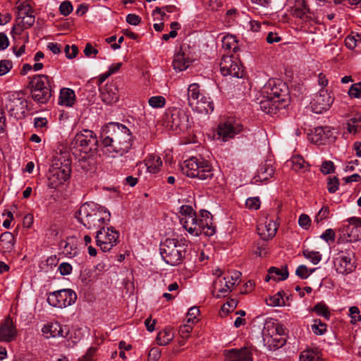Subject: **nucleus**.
Wrapping results in <instances>:
<instances>
[{
    "instance_id": "obj_12",
    "label": "nucleus",
    "mask_w": 361,
    "mask_h": 361,
    "mask_svg": "<svg viewBox=\"0 0 361 361\" xmlns=\"http://www.w3.org/2000/svg\"><path fill=\"white\" fill-rule=\"evenodd\" d=\"M76 299L75 291L71 289H61L51 293L47 298V302L54 307L63 308L75 303Z\"/></svg>"
},
{
    "instance_id": "obj_52",
    "label": "nucleus",
    "mask_w": 361,
    "mask_h": 361,
    "mask_svg": "<svg viewBox=\"0 0 361 361\" xmlns=\"http://www.w3.org/2000/svg\"><path fill=\"white\" fill-rule=\"evenodd\" d=\"M180 217L193 216L196 214L192 207L189 205H183L179 209Z\"/></svg>"
},
{
    "instance_id": "obj_60",
    "label": "nucleus",
    "mask_w": 361,
    "mask_h": 361,
    "mask_svg": "<svg viewBox=\"0 0 361 361\" xmlns=\"http://www.w3.org/2000/svg\"><path fill=\"white\" fill-rule=\"evenodd\" d=\"M64 51L67 58L73 59L76 56L78 49L75 45H72L71 47L66 45Z\"/></svg>"
},
{
    "instance_id": "obj_58",
    "label": "nucleus",
    "mask_w": 361,
    "mask_h": 361,
    "mask_svg": "<svg viewBox=\"0 0 361 361\" xmlns=\"http://www.w3.org/2000/svg\"><path fill=\"white\" fill-rule=\"evenodd\" d=\"M298 224L302 228L307 229L310 226L311 219L307 214H302L299 216Z\"/></svg>"
},
{
    "instance_id": "obj_48",
    "label": "nucleus",
    "mask_w": 361,
    "mask_h": 361,
    "mask_svg": "<svg viewBox=\"0 0 361 361\" xmlns=\"http://www.w3.org/2000/svg\"><path fill=\"white\" fill-rule=\"evenodd\" d=\"M348 94L351 98H360L361 97V82L352 85L348 90Z\"/></svg>"
},
{
    "instance_id": "obj_63",
    "label": "nucleus",
    "mask_w": 361,
    "mask_h": 361,
    "mask_svg": "<svg viewBox=\"0 0 361 361\" xmlns=\"http://www.w3.org/2000/svg\"><path fill=\"white\" fill-rule=\"evenodd\" d=\"M97 351V348L91 347L88 349L86 354L84 355L79 361H93V357Z\"/></svg>"
},
{
    "instance_id": "obj_11",
    "label": "nucleus",
    "mask_w": 361,
    "mask_h": 361,
    "mask_svg": "<svg viewBox=\"0 0 361 361\" xmlns=\"http://www.w3.org/2000/svg\"><path fill=\"white\" fill-rule=\"evenodd\" d=\"M334 267L338 274L346 275L353 272L356 268L353 250L348 247L340 251L334 259Z\"/></svg>"
},
{
    "instance_id": "obj_18",
    "label": "nucleus",
    "mask_w": 361,
    "mask_h": 361,
    "mask_svg": "<svg viewBox=\"0 0 361 361\" xmlns=\"http://www.w3.org/2000/svg\"><path fill=\"white\" fill-rule=\"evenodd\" d=\"M197 225L199 227L198 236L202 233L207 236H212L216 232L215 226L212 223V214L207 210L200 211L197 216Z\"/></svg>"
},
{
    "instance_id": "obj_62",
    "label": "nucleus",
    "mask_w": 361,
    "mask_h": 361,
    "mask_svg": "<svg viewBox=\"0 0 361 361\" xmlns=\"http://www.w3.org/2000/svg\"><path fill=\"white\" fill-rule=\"evenodd\" d=\"M58 270L63 276L68 275L72 271V266L69 263L63 262L59 266Z\"/></svg>"
},
{
    "instance_id": "obj_44",
    "label": "nucleus",
    "mask_w": 361,
    "mask_h": 361,
    "mask_svg": "<svg viewBox=\"0 0 361 361\" xmlns=\"http://www.w3.org/2000/svg\"><path fill=\"white\" fill-rule=\"evenodd\" d=\"M312 331L316 335H323L326 331V324L320 319H314L312 325Z\"/></svg>"
},
{
    "instance_id": "obj_56",
    "label": "nucleus",
    "mask_w": 361,
    "mask_h": 361,
    "mask_svg": "<svg viewBox=\"0 0 361 361\" xmlns=\"http://www.w3.org/2000/svg\"><path fill=\"white\" fill-rule=\"evenodd\" d=\"M245 205L250 209L257 210L260 207V200L259 197H249L245 202Z\"/></svg>"
},
{
    "instance_id": "obj_26",
    "label": "nucleus",
    "mask_w": 361,
    "mask_h": 361,
    "mask_svg": "<svg viewBox=\"0 0 361 361\" xmlns=\"http://www.w3.org/2000/svg\"><path fill=\"white\" fill-rule=\"evenodd\" d=\"M259 105L261 110L268 114H274L279 109L286 107L282 106L273 98L267 97L266 94H262V99L259 100Z\"/></svg>"
},
{
    "instance_id": "obj_45",
    "label": "nucleus",
    "mask_w": 361,
    "mask_h": 361,
    "mask_svg": "<svg viewBox=\"0 0 361 361\" xmlns=\"http://www.w3.org/2000/svg\"><path fill=\"white\" fill-rule=\"evenodd\" d=\"M148 103L152 108H162L166 104V99L163 96H153L149 99Z\"/></svg>"
},
{
    "instance_id": "obj_19",
    "label": "nucleus",
    "mask_w": 361,
    "mask_h": 361,
    "mask_svg": "<svg viewBox=\"0 0 361 361\" xmlns=\"http://www.w3.org/2000/svg\"><path fill=\"white\" fill-rule=\"evenodd\" d=\"M224 356V361H252V349L250 346L233 348L225 350Z\"/></svg>"
},
{
    "instance_id": "obj_37",
    "label": "nucleus",
    "mask_w": 361,
    "mask_h": 361,
    "mask_svg": "<svg viewBox=\"0 0 361 361\" xmlns=\"http://www.w3.org/2000/svg\"><path fill=\"white\" fill-rule=\"evenodd\" d=\"M190 61L186 60L184 54L178 53L177 54L173 59V66L174 69L179 71L185 70L189 66Z\"/></svg>"
},
{
    "instance_id": "obj_7",
    "label": "nucleus",
    "mask_w": 361,
    "mask_h": 361,
    "mask_svg": "<svg viewBox=\"0 0 361 361\" xmlns=\"http://www.w3.org/2000/svg\"><path fill=\"white\" fill-rule=\"evenodd\" d=\"M188 105L200 114H209L214 111V104L211 98L200 93L197 83L190 84L188 87Z\"/></svg>"
},
{
    "instance_id": "obj_57",
    "label": "nucleus",
    "mask_w": 361,
    "mask_h": 361,
    "mask_svg": "<svg viewBox=\"0 0 361 361\" xmlns=\"http://www.w3.org/2000/svg\"><path fill=\"white\" fill-rule=\"evenodd\" d=\"M200 314V310L197 307H192L189 309L187 314V323L193 324L194 320Z\"/></svg>"
},
{
    "instance_id": "obj_34",
    "label": "nucleus",
    "mask_w": 361,
    "mask_h": 361,
    "mask_svg": "<svg viewBox=\"0 0 361 361\" xmlns=\"http://www.w3.org/2000/svg\"><path fill=\"white\" fill-rule=\"evenodd\" d=\"M174 338V331L172 328H166L157 336V343L159 345H168Z\"/></svg>"
},
{
    "instance_id": "obj_38",
    "label": "nucleus",
    "mask_w": 361,
    "mask_h": 361,
    "mask_svg": "<svg viewBox=\"0 0 361 361\" xmlns=\"http://www.w3.org/2000/svg\"><path fill=\"white\" fill-rule=\"evenodd\" d=\"M263 331L270 333L271 334H276L281 336H285L283 326L274 322H268L265 324Z\"/></svg>"
},
{
    "instance_id": "obj_61",
    "label": "nucleus",
    "mask_w": 361,
    "mask_h": 361,
    "mask_svg": "<svg viewBox=\"0 0 361 361\" xmlns=\"http://www.w3.org/2000/svg\"><path fill=\"white\" fill-rule=\"evenodd\" d=\"M320 238L326 242L334 241L335 232L333 229L328 228L320 235Z\"/></svg>"
},
{
    "instance_id": "obj_55",
    "label": "nucleus",
    "mask_w": 361,
    "mask_h": 361,
    "mask_svg": "<svg viewBox=\"0 0 361 361\" xmlns=\"http://www.w3.org/2000/svg\"><path fill=\"white\" fill-rule=\"evenodd\" d=\"M59 11L63 16H68L73 11V6L70 1H63L60 6Z\"/></svg>"
},
{
    "instance_id": "obj_51",
    "label": "nucleus",
    "mask_w": 361,
    "mask_h": 361,
    "mask_svg": "<svg viewBox=\"0 0 361 361\" xmlns=\"http://www.w3.org/2000/svg\"><path fill=\"white\" fill-rule=\"evenodd\" d=\"M13 67V63L10 60L0 61V76L6 75Z\"/></svg>"
},
{
    "instance_id": "obj_47",
    "label": "nucleus",
    "mask_w": 361,
    "mask_h": 361,
    "mask_svg": "<svg viewBox=\"0 0 361 361\" xmlns=\"http://www.w3.org/2000/svg\"><path fill=\"white\" fill-rule=\"evenodd\" d=\"M316 269H312L309 270L307 267L305 265H300L296 271L295 274L298 276H299L301 279H307L310 274L313 273L315 271Z\"/></svg>"
},
{
    "instance_id": "obj_10",
    "label": "nucleus",
    "mask_w": 361,
    "mask_h": 361,
    "mask_svg": "<svg viewBox=\"0 0 361 361\" xmlns=\"http://www.w3.org/2000/svg\"><path fill=\"white\" fill-rule=\"evenodd\" d=\"M72 144L85 154L96 152L99 146L95 133L90 130H83L77 133Z\"/></svg>"
},
{
    "instance_id": "obj_21",
    "label": "nucleus",
    "mask_w": 361,
    "mask_h": 361,
    "mask_svg": "<svg viewBox=\"0 0 361 361\" xmlns=\"http://www.w3.org/2000/svg\"><path fill=\"white\" fill-rule=\"evenodd\" d=\"M17 334L13 319L8 317L0 325V341L10 342Z\"/></svg>"
},
{
    "instance_id": "obj_1",
    "label": "nucleus",
    "mask_w": 361,
    "mask_h": 361,
    "mask_svg": "<svg viewBox=\"0 0 361 361\" xmlns=\"http://www.w3.org/2000/svg\"><path fill=\"white\" fill-rule=\"evenodd\" d=\"M104 152L110 157H121L133 146V135L124 125L111 122L103 126L100 135Z\"/></svg>"
},
{
    "instance_id": "obj_8",
    "label": "nucleus",
    "mask_w": 361,
    "mask_h": 361,
    "mask_svg": "<svg viewBox=\"0 0 361 361\" xmlns=\"http://www.w3.org/2000/svg\"><path fill=\"white\" fill-rule=\"evenodd\" d=\"M262 94L273 98L282 106H286L289 102V91L287 85L281 80L271 79L264 86Z\"/></svg>"
},
{
    "instance_id": "obj_49",
    "label": "nucleus",
    "mask_w": 361,
    "mask_h": 361,
    "mask_svg": "<svg viewBox=\"0 0 361 361\" xmlns=\"http://www.w3.org/2000/svg\"><path fill=\"white\" fill-rule=\"evenodd\" d=\"M335 170L334 164L331 161H324L321 166V172L324 174L334 173Z\"/></svg>"
},
{
    "instance_id": "obj_20",
    "label": "nucleus",
    "mask_w": 361,
    "mask_h": 361,
    "mask_svg": "<svg viewBox=\"0 0 361 361\" xmlns=\"http://www.w3.org/2000/svg\"><path fill=\"white\" fill-rule=\"evenodd\" d=\"M262 338L264 346L270 351H275L286 343V336L271 334L262 330Z\"/></svg>"
},
{
    "instance_id": "obj_35",
    "label": "nucleus",
    "mask_w": 361,
    "mask_h": 361,
    "mask_svg": "<svg viewBox=\"0 0 361 361\" xmlns=\"http://www.w3.org/2000/svg\"><path fill=\"white\" fill-rule=\"evenodd\" d=\"M268 272L269 273V279H272L274 281H284L288 277V271L286 267L280 269L272 267L269 268Z\"/></svg>"
},
{
    "instance_id": "obj_39",
    "label": "nucleus",
    "mask_w": 361,
    "mask_h": 361,
    "mask_svg": "<svg viewBox=\"0 0 361 361\" xmlns=\"http://www.w3.org/2000/svg\"><path fill=\"white\" fill-rule=\"evenodd\" d=\"M147 171L152 173H156L162 165V161L159 157L153 155L147 161Z\"/></svg>"
},
{
    "instance_id": "obj_9",
    "label": "nucleus",
    "mask_w": 361,
    "mask_h": 361,
    "mask_svg": "<svg viewBox=\"0 0 361 361\" xmlns=\"http://www.w3.org/2000/svg\"><path fill=\"white\" fill-rule=\"evenodd\" d=\"M120 233L113 226H102L96 232V244L103 252H109L118 243Z\"/></svg>"
},
{
    "instance_id": "obj_64",
    "label": "nucleus",
    "mask_w": 361,
    "mask_h": 361,
    "mask_svg": "<svg viewBox=\"0 0 361 361\" xmlns=\"http://www.w3.org/2000/svg\"><path fill=\"white\" fill-rule=\"evenodd\" d=\"M160 357V351L158 348H152L148 354V361H157Z\"/></svg>"
},
{
    "instance_id": "obj_4",
    "label": "nucleus",
    "mask_w": 361,
    "mask_h": 361,
    "mask_svg": "<svg viewBox=\"0 0 361 361\" xmlns=\"http://www.w3.org/2000/svg\"><path fill=\"white\" fill-rule=\"evenodd\" d=\"M52 78L47 75H34L27 87L30 90L31 98L38 104H46L51 97Z\"/></svg>"
},
{
    "instance_id": "obj_54",
    "label": "nucleus",
    "mask_w": 361,
    "mask_h": 361,
    "mask_svg": "<svg viewBox=\"0 0 361 361\" xmlns=\"http://www.w3.org/2000/svg\"><path fill=\"white\" fill-rule=\"evenodd\" d=\"M316 360V354L313 350H304L300 355V361H314Z\"/></svg>"
},
{
    "instance_id": "obj_13",
    "label": "nucleus",
    "mask_w": 361,
    "mask_h": 361,
    "mask_svg": "<svg viewBox=\"0 0 361 361\" xmlns=\"http://www.w3.org/2000/svg\"><path fill=\"white\" fill-rule=\"evenodd\" d=\"M166 119L173 130H185L189 127V117L185 111L180 109H169Z\"/></svg>"
},
{
    "instance_id": "obj_2",
    "label": "nucleus",
    "mask_w": 361,
    "mask_h": 361,
    "mask_svg": "<svg viewBox=\"0 0 361 361\" xmlns=\"http://www.w3.org/2000/svg\"><path fill=\"white\" fill-rule=\"evenodd\" d=\"M75 218L87 228L99 230L103 225L108 226L111 213L103 207L85 203L76 212Z\"/></svg>"
},
{
    "instance_id": "obj_29",
    "label": "nucleus",
    "mask_w": 361,
    "mask_h": 361,
    "mask_svg": "<svg viewBox=\"0 0 361 361\" xmlns=\"http://www.w3.org/2000/svg\"><path fill=\"white\" fill-rule=\"evenodd\" d=\"M180 222L183 227L191 235L198 236L199 227L197 225V216L180 217Z\"/></svg>"
},
{
    "instance_id": "obj_40",
    "label": "nucleus",
    "mask_w": 361,
    "mask_h": 361,
    "mask_svg": "<svg viewBox=\"0 0 361 361\" xmlns=\"http://www.w3.org/2000/svg\"><path fill=\"white\" fill-rule=\"evenodd\" d=\"M222 47L226 50H232L233 52H236L238 47L235 37L233 35L224 36L222 39Z\"/></svg>"
},
{
    "instance_id": "obj_46",
    "label": "nucleus",
    "mask_w": 361,
    "mask_h": 361,
    "mask_svg": "<svg viewBox=\"0 0 361 361\" xmlns=\"http://www.w3.org/2000/svg\"><path fill=\"white\" fill-rule=\"evenodd\" d=\"M293 15L305 22H307L310 18L309 9L306 7H304L303 8H295L293 11Z\"/></svg>"
},
{
    "instance_id": "obj_59",
    "label": "nucleus",
    "mask_w": 361,
    "mask_h": 361,
    "mask_svg": "<svg viewBox=\"0 0 361 361\" xmlns=\"http://www.w3.org/2000/svg\"><path fill=\"white\" fill-rule=\"evenodd\" d=\"M329 214V209L328 207H322L315 216V221L318 224L322 220L326 219Z\"/></svg>"
},
{
    "instance_id": "obj_32",
    "label": "nucleus",
    "mask_w": 361,
    "mask_h": 361,
    "mask_svg": "<svg viewBox=\"0 0 361 361\" xmlns=\"http://www.w3.org/2000/svg\"><path fill=\"white\" fill-rule=\"evenodd\" d=\"M35 17L33 13L25 17V18L20 20L19 22L16 23V25H14L11 30V34L20 35L23 30L32 26L35 23Z\"/></svg>"
},
{
    "instance_id": "obj_42",
    "label": "nucleus",
    "mask_w": 361,
    "mask_h": 361,
    "mask_svg": "<svg viewBox=\"0 0 361 361\" xmlns=\"http://www.w3.org/2000/svg\"><path fill=\"white\" fill-rule=\"evenodd\" d=\"M361 121V116L355 115L354 117L349 118L347 121V130L348 133L355 134L357 131V123Z\"/></svg>"
},
{
    "instance_id": "obj_14",
    "label": "nucleus",
    "mask_w": 361,
    "mask_h": 361,
    "mask_svg": "<svg viewBox=\"0 0 361 361\" xmlns=\"http://www.w3.org/2000/svg\"><path fill=\"white\" fill-rule=\"evenodd\" d=\"M220 71L223 75H230L233 78H240L243 76V70L239 64L237 59L231 56L224 55L220 63Z\"/></svg>"
},
{
    "instance_id": "obj_17",
    "label": "nucleus",
    "mask_w": 361,
    "mask_h": 361,
    "mask_svg": "<svg viewBox=\"0 0 361 361\" xmlns=\"http://www.w3.org/2000/svg\"><path fill=\"white\" fill-rule=\"evenodd\" d=\"M242 130L243 126L241 124L228 120L218 126L216 129L217 138L226 142Z\"/></svg>"
},
{
    "instance_id": "obj_33",
    "label": "nucleus",
    "mask_w": 361,
    "mask_h": 361,
    "mask_svg": "<svg viewBox=\"0 0 361 361\" xmlns=\"http://www.w3.org/2000/svg\"><path fill=\"white\" fill-rule=\"evenodd\" d=\"M16 22L34 13L32 6L25 1L18 0L16 3Z\"/></svg>"
},
{
    "instance_id": "obj_6",
    "label": "nucleus",
    "mask_w": 361,
    "mask_h": 361,
    "mask_svg": "<svg viewBox=\"0 0 361 361\" xmlns=\"http://www.w3.org/2000/svg\"><path fill=\"white\" fill-rule=\"evenodd\" d=\"M181 170L187 176L202 180H209L214 176L212 166L208 161L201 157H192L185 160L181 166Z\"/></svg>"
},
{
    "instance_id": "obj_16",
    "label": "nucleus",
    "mask_w": 361,
    "mask_h": 361,
    "mask_svg": "<svg viewBox=\"0 0 361 361\" xmlns=\"http://www.w3.org/2000/svg\"><path fill=\"white\" fill-rule=\"evenodd\" d=\"M215 274L217 277L213 282V295L216 298L225 297L231 291L235 282H231L229 277L222 276V271L219 269L216 271Z\"/></svg>"
},
{
    "instance_id": "obj_23",
    "label": "nucleus",
    "mask_w": 361,
    "mask_h": 361,
    "mask_svg": "<svg viewBox=\"0 0 361 361\" xmlns=\"http://www.w3.org/2000/svg\"><path fill=\"white\" fill-rule=\"evenodd\" d=\"M257 233L264 240L274 238L278 230V224L273 220L259 224L257 228Z\"/></svg>"
},
{
    "instance_id": "obj_25",
    "label": "nucleus",
    "mask_w": 361,
    "mask_h": 361,
    "mask_svg": "<svg viewBox=\"0 0 361 361\" xmlns=\"http://www.w3.org/2000/svg\"><path fill=\"white\" fill-rule=\"evenodd\" d=\"M101 97L104 102L111 104L118 100V90L114 83L106 84L101 90Z\"/></svg>"
},
{
    "instance_id": "obj_41",
    "label": "nucleus",
    "mask_w": 361,
    "mask_h": 361,
    "mask_svg": "<svg viewBox=\"0 0 361 361\" xmlns=\"http://www.w3.org/2000/svg\"><path fill=\"white\" fill-rule=\"evenodd\" d=\"M318 316H322L329 320L331 317V312L328 306L323 302H318L312 309Z\"/></svg>"
},
{
    "instance_id": "obj_27",
    "label": "nucleus",
    "mask_w": 361,
    "mask_h": 361,
    "mask_svg": "<svg viewBox=\"0 0 361 361\" xmlns=\"http://www.w3.org/2000/svg\"><path fill=\"white\" fill-rule=\"evenodd\" d=\"M15 238L11 232H4L0 235V252L6 255L14 250Z\"/></svg>"
},
{
    "instance_id": "obj_50",
    "label": "nucleus",
    "mask_w": 361,
    "mask_h": 361,
    "mask_svg": "<svg viewBox=\"0 0 361 361\" xmlns=\"http://www.w3.org/2000/svg\"><path fill=\"white\" fill-rule=\"evenodd\" d=\"M339 181L336 177H329L328 178L327 189L330 193H334L338 190Z\"/></svg>"
},
{
    "instance_id": "obj_43",
    "label": "nucleus",
    "mask_w": 361,
    "mask_h": 361,
    "mask_svg": "<svg viewBox=\"0 0 361 361\" xmlns=\"http://www.w3.org/2000/svg\"><path fill=\"white\" fill-rule=\"evenodd\" d=\"M302 253L304 257L314 264H318L322 259V255L319 252L305 250Z\"/></svg>"
},
{
    "instance_id": "obj_30",
    "label": "nucleus",
    "mask_w": 361,
    "mask_h": 361,
    "mask_svg": "<svg viewBox=\"0 0 361 361\" xmlns=\"http://www.w3.org/2000/svg\"><path fill=\"white\" fill-rule=\"evenodd\" d=\"M96 161L92 156H84L79 159L75 164L78 171L87 173L95 169Z\"/></svg>"
},
{
    "instance_id": "obj_15",
    "label": "nucleus",
    "mask_w": 361,
    "mask_h": 361,
    "mask_svg": "<svg viewBox=\"0 0 361 361\" xmlns=\"http://www.w3.org/2000/svg\"><path fill=\"white\" fill-rule=\"evenodd\" d=\"M334 98L324 88H322L311 102L312 111L316 114H322L330 109Z\"/></svg>"
},
{
    "instance_id": "obj_22",
    "label": "nucleus",
    "mask_w": 361,
    "mask_h": 361,
    "mask_svg": "<svg viewBox=\"0 0 361 361\" xmlns=\"http://www.w3.org/2000/svg\"><path fill=\"white\" fill-rule=\"evenodd\" d=\"M349 224L346 226L348 241H358L361 239V218L353 216L348 219Z\"/></svg>"
},
{
    "instance_id": "obj_24",
    "label": "nucleus",
    "mask_w": 361,
    "mask_h": 361,
    "mask_svg": "<svg viewBox=\"0 0 361 361\" xmlns=\"http://www.w3.org/2000/svg\"><path fill=\"white\" fill-rule=\"evenodd\" d=\"M42 332L47 335V338H66L68 334V329L66 326L63 327L59 323L54 322L44 326L42 329Z\"/></svg>"
},
{
    "instance_id": "obj_53",
    "label": "nucleus",
    "mask_w": 361,
    "mask_h": 361,
    "mask_svg": "<svg viewBox=\"0 0 361 361\" xmlns=\"http://www.w3.org/2000/svg\"><path fill=\"white\" fill-rule=\"evenodd\" d=\"M269 305L271 306H284L285 300L282 296H280V294H276L274 296H271L269 300Z\"/></svg>"
},
{
    "instance_id": "obj_3",
    "label": "nucleus",
    "mask_w": 361,
    "mask_h": 361,
    "mask_svg": "<svg viewBox=\"0 0 361 361\" xmlns=\"http://www.w3.org/2000/svg\"><path fill=\"white\" fill-rule=\"evenodd\" d=\"M71 165L66 156L54 159L47 173V186L55 189L63 185L70 178Z\"/></svg>"
},
{
    "instance_id": "obj_36",
    "label": "nucleus",
    "mask_w": 361,
    "mask_h": 361,
    "mask_svg": "<svg viewBox=\"0 0 361 361\" xmlns=\"http://www.w3.org/2000/svg\"><path fill=\"white\" fill-rule=\"evenodd\" d=\"M292 169L296 172H305L308 170V164L301 156H296L290 161Z\"/></svg>"
},
{
    "instance_id": "obj_5",
    "label": "nucleus",
    "mask_w": 361,
    "mask_h": 361,
    "mask_svg": "<svg viewBox=\"0 0 361 361\" xmlns=\"http://www.w3.org/2000/svg\"><path fill=\"white\" fill-rule=\"evenodd\" d=\"M187 245L178 239L166 238L160 244V254L164 261L171 266L179 264L185 257Z\"/></svg>"
},
{
    "instance_id": "obj_28",
    "label": "nucleus",
    "mask_w": 361,
    "mask_h": 361,
    "mask_svg": "<svg viewBox=\"0 0 361 361\" xmlns=\"http://www.w3.org/2000/svg\"><path fill=\"white\" fill-rule=\"evenodd\" d=\"M274 173V169L270 161H266L262 164L258 171L257 174L255 176V181L263 182L269 180Z\"/></svg>"
},
{
    "instance_id": "obj_31",
    "label": "nucleus",
    "mask_w": 361,
    "mask_h": 361,
    "mask_svg": "<svg viewBox=\"0 0 361 361\" xmlns=\"http://www.w3.org/2000/svg\"><path fill=\"white\" fill-rule=\"evenodd\" d=\"M75 101V92L70 88H62L60 91L59 104L68 107L73 106Z\"/></svg>"
}]
</instances>
